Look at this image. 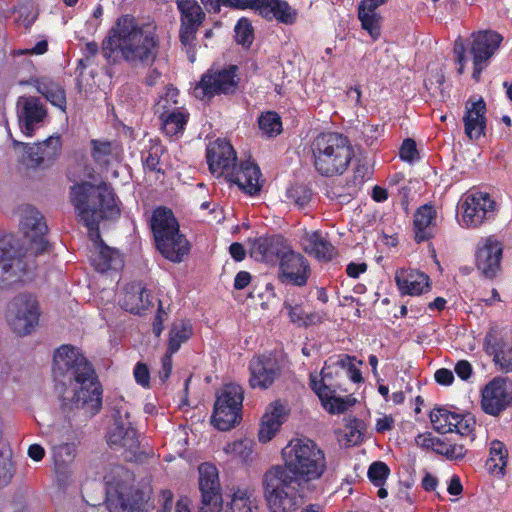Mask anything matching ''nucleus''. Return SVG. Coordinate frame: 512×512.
I'll use <instances>...</instances> for the list:
<instances>
[{
  "mask_svg": "<svg viewBox=\"0 0 512 512\" xmlns=\"http://www.w3.org/2000/svg\"><path fill=\"white\" fill-rule=\"evenodd\" d=\"M70 199L78 220L88 228L93 241L95 251L91 262L95 269L103 273L120 268L122 260L119 252L105 245L99 234L102 219H114L120 215L112 188L106 183L96 186L84 182L71 188Z\"/></svg>",
  "mask_w": 512,
  "mask_h": 512,
  "instance_id": "obj_1",
  "label": "nucleus"
},
{
  "mask_svg": "<svg viewBox=\"0 0 512 512\" xmlns=\"http://www.w3.org/2000/svg\"><path fill=\"white\" fill-rule=\"evenodd\" d=\"M159 38L153 23L122 15L103 41L106 59L120 57L131 66L151 65L158 56Z\"/></svg>",
  "mask_w": 512,
  "mask_h": 512,
  "instance_id": "obj_2",
  "label": "nucleus"
},
{
  "mask_svg": "<svg viewBox=\"0 0 512 512\" xmlns=\"http://www.w3.org/2000/svg\"><path fill=\"white\" fill-rule=\"evenodd\" d=\"M311 150L316 171L327 177L343 174L354 156L349 139L336 132L319 134L313 140Z\"/></svg>",
  "mask_w": 512,
  "mask_h": 512,
  "instance_id": "obj_3",
  "label": "nucleus"
},
{
  "mask_svg": "<svg viewBox=\"0 0 512 512\" xmlns=\"http://www.w3.org/2000/svg\"><path fill=\"white\" fill-rule=\"evenodd\" d=\"M282 458L287 472L297 480L313 481L326 471V458L318 445L308 438L292 439L283 449Z\"/></svg>",
  "mask_w": 512,
  "mask_h": 512,
  "instance_id": "obj_4",
  "label": "nucleus"
},
{
  "mask_svg": "<svg viewBox=\"0 0 512 512\" xmlns=\"http://www.w3.org/2000/svg\"><path fill=\"white\" fill-rule=\"evenodd\" d=\"M264 497L271 512H295L302 503L300 482L286 468L275 465L263 475Z\"/></svg>",
  "mask_w": 512,
  "mask_h": 512,
  "instance_id": "obj_5",
  "label": "nucleus"
},
{
  "mask_svg": "<svg viewBox=\"0 0 512 512\" xmlns=\"http://www.w3.org/2000/svg\"><path fill=\"white\" fill-rule=\"evenodd\" d=\"M151 228L160 253L172 262H181L188 254L190 245L185 236L180 234L179 224L172 211L165 207L156 208L151 217Z\"/></svg>",
  "mask_w": 512,
  "mask_h": 512,
  "instance_id": "obj_6",
  "label": "nucleus"
},
{
  "mask_svg": "<svg viewBox=\"0 0 512 512\" xmlns=\"http://www.w3.org/2000/svg\"><path fill=\"white\" fill-rule=\"evenodd\" d=\"M130 480V473L120 465L105 474L106 504L110 512H147L142 494L132 489Z\"/></svg>",
  "mask_w": 512,
  "mask_h": 512,
  "instance_id": "obj_7",
  "label": "nucleus"
},
{
  "mask_svg": "<svg viewBox=\"0 0 512 512\" xmlns=\"http://www.w3.org/2000/svg\"><path fill=\"white\" fill-rule=\"evenodd\" d=\"M71 387L72 396L64 397V400L70 401L71 408L83 409L91 416L101 410L103 390L94 369L76 376L71 381Z\"/></svg>",
  "mask_w": 512,
  "mask_h": 512,
  "instance_id": "obj_8",
  "label": "nucleus"
},
{
  "mask_svg": "<svg viewBox=\"0 0 512 512\" xmlns=\"http://www.w3.org/2000/svg\"><path fill=\"white\" fill-rule=\"evenodd\" d=\"M20 228L28 245L25 257L36 256L46 251L48 246L45 237L47 225L37 209L32 206H25L21 209Z\"/></svg>",
  "mask_w": 512,
  "mask_h": 512,
  "instance_id": "obj_9",
  "label": "nucleus"
},
{
  "mask_svg": "<svg viewBox=\"0 0 512 512\" xmlns=\"http://www.w3.org/2000/svg\"><path fill=\"white\" fill-rule=\"evenodd\" d=\"M236 66L222 70H208L193 89L196 98L205 100L215 95L229 94L237 87Z\"/></svg>",
  "mask_w": 512,
  "mask_h": 512,
  "instance_id": "obj_10",
  "label": "nucleus"
},
{
  "mask_svg": "<svg viewBox=\"0 0 512 512\" xmlns=\"http://www.w3.org/2000/svg\"><path fill=\"white\" fill-rule=\"evenodd\" d=\"M175 2L180 13V41L187 48L190 62H194L193 43L197 31L205 19V13L196 0H175Z\"/></svg>",
  "mask_w": 512,
  "mask_h": 512,
  "instance_id": "obj_11",
  "label": "nucleus"
},
{
  "mask_svg": "<svg viewBox=\"0 0 512 512\" xmlns=\"http://www.w3.org/2000/svg\"><path fill=\"white\" fill-rule=\"evenodd\" d=\"M7 320L18 335L31 333L38 324L39 311L36 300L30 295H19L9 304Z\"/></svg>",
  "mask_w": 512,
  "mask_h": 512,
  "instance_id": "obj_12",
  "label": "nucleus"
},
{
  "mask_svg": "<svg viewBox=\"0 0 512 512\" xmlns=\"http://www.w3.org/2000/svg\"><path fill=\"white\" fill-rule=\"evenodd\" d=\"M461 209L460 224L467 228H475L494 215L495 202L488 193L476 191L464 196Z\"/></svg>",
  "mask_w": 512,
  "mask_h": 512,
  "instance_id": "obj_13",
  "label": "nucleus"
},
{
  "mask_svg": "<svg viewBox=\"0 0 512 512\" xmlns=\"http://www.w3.org/2000/svg\"><path fill=\"white\" fill-rule=\"evenodd\" d=\"M52 446V457L58 471L68 468L77 454L78 443L69 425L59 428L54 425L49 431Z\"/></svg>",
  "mask_w": 512,
  "mask_h": 512,
  "instance_id": "obj_14",
  "label": "nucleus"
},
{
  "mask_svg": "<svg viewBox=\"0 0 512 512\" xmlns=\"http://www.w3.org/2000/svg\"><path fill=\"white\" fill-rule=\"evenodd\" d=\"M15 237L11 234L0 236V286L6 287L20 281L25 272L23 259L15 249Z\"/></svg>",
  "mask_w": 512,
  "mask_h": 512,
  "instance_id": "obj_15",
  "label": "nucleus"
},
{
  "mask_svg": "<svg viewBox=\"0 0 512 512\" xmlns=\"http://www.w3.org/2000/svg\"><path fill=\"white\" fill-rule=\"evenodd\" d=\"M329 368L330 366L326 362L321 370L320 379L316 375L311 374L310 386L319 397L322 406L327 412L331 414L344 413L356 403V399L352 396L338 397L335 395V391L325 382L331 376V373L328 371Z\"/></svg>",
  "mask_w": 512,
  "mask_h": 512,
  "instance_id": "obj_16",
  "label": "nucleus"
},
{
  "mask_svg": "<svg viewBox=\"0 0 512 512\" xmlns=\"http://www.w3.org/2000/svg\"><path fill=\"white\" fill-rule=\"evenodd\" d=\"M199 488L201 491V512H219L222 495L217 468L210 463L199 466Z\"/></svg>",
  "mask_w": 512,
  "mask_h": 512,
  "instance_id": "obj_17",
  "label": "nucleus"
},
{
  "mask_svg": "<svg viewBox=\"0 0 512 512\" xmlns=\"http://www.w3.org/2000/svg\"><path fill=\"white\" fill-rule=\"evenodd\" d=\"M470 54L473 57V79L479 81L482 71L488 66L490 58L499 48L503 38L494 31H480L473 35Z\"/></svg>",
  "mask_w": 512,
  "mask_h": 512,
  "instance_id": "obj_18",
  "label": "nucleus"
},
{
  "mask_svg": "<svg viewBox=\"0 0 512 512\" xmlns=\"http://www.w3.org/2000/svg\"><path fill=\"white\" fill-rule=\"evenodd\" d=\"M86 369H93V367L78 348L63 345L55 351L53 372L56 379L68 375L73 380L79 374L86 372Z\"/></svg>",
  "mask_w": 512,
  "mask_h": 512,
  "instance_id": "obj_19",
  "label": "nucleus"
},
{
  "mask_svg": "<svg viewBox=\"0 0 512 512\" xmlns=\"http://www.w3.org/2000/svg\"><path fill=\"white\" fill-rule=\"evenodd\" d=\"M503 244L495 237L482 238L477 243L476 267L486 278H494L501 268Z\"/></svg>",
  "mask_w": 512,
  "mask_h": 512,
  "instance_id": "obj_20",
  "label": "nucleus"
},
{
  "mask_svg": "<svg viewBox=\"0 0 512 512\" xmlns=\"http://www.w3.org/2000/svg\"><path fill=\"white\" fill-rule=\"evenodd\" d=\"M512 402V382L507 378L497 377L490 381L482 392L481 405L490 415H498Z\"/></svg>",
  "mask_w": 512,
  "mask_h": 512,
  "instance_id": "obj_21",
  "label": "nucleus"
},
{
  "mask_svg": "<svg viewBox=\"0 0 512 512\" xmlns=\"http://www.w3.org/2000/svg\"><path fill=\"white\" fill-rule=\"evenodd\" d=\"M17 114L21 132L31 137L38 129L46 115L47 111L40 99L33 96H21L17 100Z\"/></svg>",
  "mask_w": 512,
  "mask_h": 512,
  "instance_id": "obj_22",
  "label": "nucleus"
},
{
  "mask_svg": "<svg viewBox=\"0 0 512 512\" xmlns=\"http://www.w3.org/2000/svg\"><path fill=\"white\" fill-rule=\"evenodd\" d=\"M282 282L304 286L310 275V266L305 257L291 248L283 254L279 262Z\"/></svg>",
  "mask_w": 512,
  "mask_h": 512,
  "instance_id": "obj_23",
  "label": "nucleus"
},
{
  "mask_svg": "<svg viewBox=\"0 0 512 512\" xmlns=\"http://www.w3.org/2000/svg\"><path fill=\"white\" fill-rule=\"evenodd\" d=\"M207 162L213 175H227L236 165V153L225 139H217L207 148Z\"/></svg>",
  "mask_w": 512,
  "mask_h": 512,
  "instance_id": "obj_24",
  "label": "nucleus"
},
{
  "mask_svg": "<svg viewBox=\"0 0 512 512\" xmlns=\"http://www.w3.org/2000/svg\"><path fill=\"white\" fill-rule=\"evenodd\" d=\"M249 371L250 386L252 388L267 389L279 374V367L274 358L263 355L251 359Z\"/></svg>",
  "mask_w": 512,
  "mask_h": 512,
  "instance_id": "obj_25",
  "label": "nucleus"
},
{
  "mask_svg": "<svg viewBox=\"0 0 512 512\" xmlns=\"http://www.w3.org/2000/svg\"><path fill=\"white\" fill-rule=\"evenodd\" d=\"M260 176L259 167L253 162L245 161L239 166L235 165L226 175V179L244 192L254 195L261 189Z\"/></svg>",
  "mask_w": 512,
  "mask_h": 512,
  "instance_id": "obj_26",
  "label": "nucleus"
},
{
  "mask_svg": "<svg viewBox=\"0 0 512 512\" xmlns=\"http://www.w3.org/2000/svg\"><path fill=\"white\" fill-rule=\"evenodd\" d=\"M484 347L488 354L493 355L500 370L512 372V343L500 337L497 330L491 329L485 336Z\"/></svg>",
  "mask_w": 512,
  "mask_h": 512,
  "instance_id": "obj_27",
  "label": "nucleus"
},
{
  "mask_svg": "<svg viewBox=\"0 0 512 512\" xmlns=\"http://www.w3.org/2000/svg\"><path fill=\"white\" fill-rule=\"evenodd\" d=\"M289 248L282 236L260 237L254 241L251 254L256 260L269 263L280 261Z\"/></svg>",
  "mask_w": 512,
  "mask_h": 512,
  "instance_id": "obj_28",
  "label": "nucleus"
},
{
  "mask_svg": "<svg viewBox=\"0 0 512 512\" xmlns=\"http://www.w3.org/2000/svg\"><path fill=\"white\" fill-rule=\"evenodd\" d=\"M107 443L114 449H124L132 454L137 453L139 440L130 423L115 421L107 433Z\"/></svg>",
  "mask_w": 512,
  "mask_h": 512,
  "instance_id": "obj_29",
  "label": "nucleus"
},
{
  "mask_svg": "<svg viewBox=\"0 0 512 512\" xmlns=\"http://www.w3.org/2000/svg\"><path fill=\"white\" fill-rule=\"evenodd\" d=\"M486 104L482 99L466 105L463 117L464 131L470 140H478L485 134L486 129Z\"/></svg>",
  "mask_w": 512,
  "mask_h": 512,
  "instance_id": "obj_30",
  "label": "nucleus"
},
{
  "mask_svg": "<svg viewBox=\"0 0 512 512\" xmlns=\"http://www.w3.org/2000/svg\"><path fill=\"white\" fill-rule=\"evenodd\" d=\"M15 146L25 147L29 159L37 165L52 161L57 157L61 149L60 136H50L43 142H38L29 146L28 144L14 141Z\"/></svg>",
  "mask_w": 512,
  "mask_h": 512,
  "instance_id": "obj_31",
  "label": "nucleus"
},
{
  "mask_svg": "<svg viewBox=\"0 0 512 512\" xmlns=\"http://www.w3.org/2000/svg\"><path fill=\"white\" fill-rule=\"evenodd\" d=\"M395 281L402 294L420 295L430 287L429 277L417 270H400L396 272Z\"/></svg>",
  "mask_w": 512,
  "mask_h": 512,
  "instance_id": "obj_32",
  "label": "nucleus"
},
{
  "mask_svg": "<svg viewBox=\"0 0 512 512\" xmlns=\"http://www.w3.org/2000/svg\"><path fill=\"white\" fill-rule=\"evenodd\" d=\"M301 246L318 260L329 261L336 255L334 246L319 231L306 232L301 238Z\"/></svg>",
  "mask_w": 512,
  "mask_h": 512,
  "instance_id": "obj_33",
  "label": "nucleus"
},
{
  "mask_svg": "<svg viewBox=\"0 0 512 512\" xmlns=\"http://www.w3.org/2000/svg\"><path fill=\"white\" fill-rule=\"evenodd\" d=\"M286 415L285 406L276 402L262 417L258 438L262 443L269 442L279 431Z\"/></svg>",
  "mask_w": 512,
  "mask_h": 512,
  "instance_id": "obj_34",
  "label": "nucleus"
},
{
  "mask_svg": "<svg viewBox=\"0 0 512 512\" xmlns=\"http://www.w3.org/2000/svg\"><path fill=\"white\" fill-rule=\"evenodd\" d=\"M149 297L148 291L141 283H131L125 287L121 306L130 313L140 314L150 307Z\"/></svg>",
  "mask_w": 512,
  "mask_h": 512,
  "instance_id": "obj_35",
  "label": "nucleus"
},
{
  "mask_svg": "<svg viewBox=\"0 0 512 512\" xmlns=\"http://www.w3.org/2000/svg\"><path fill=\"white\" fill-rule=\"evenodd\" d=\"M436 211L431 205H423L414 215L415 240L423 242L434 236L436 226Z\"/></svg>",
  "mask_w": 512,
  "mask_h": 512,
  "instance_id": "obj_36",
  "label": "nucleus"
},
{
  "mask_svg": "<svg viewBox=\"0 0 512 512\" xmlns=\"http://www.w3.org/2000/svg\"><path fill=\"white\" fill-rule=\"evenodd\" d=\"M188 117L189 114L182 108L163 110L159 114L162 130L169 137L183 133Z\"/></svg>",
  "mask_w": 512,
  "mask_h": 512,
  "instance_id": "obj_37",
  "label": "nucleus"
},
{
  "mask_svg": "<svg viewBox=\"0 0 512 512\" xmlns=\"http://www.w3.org/2000/svg\"><path fill=\"white\" fill-rule=\"evenodd\" d=\"M223 401H216L212 415V422L221 431L232 428L239 419V412L242 405H224Z\"/></svg>",
  "mask_w": 512,
  "mask_h": 512,
  "instance_id": "obj_38",
  "label": "nucleus"
},
{
  "mask_svg": "<svg viewBox=\"0 0 512 512\" xmlns=\"http://www.w3.org/2000/svg\"><path fill=\"white\" fill-rule=\"evenodd\" d=\"M34 86L53 106L66 111L65 90L59 84L48 79H35Z\"/></svg>",
  "mask_w": 512,
  "mask_h": 512,
  "instance_id": "obj_39",
  "label": "nucleus"
},
{
  "mask_svg": "<svg viewBox=\"0 0 512 512\" xmlns=\"http://www.w3.org/2000/svg\"><path fill=\"white\" fill-rule=\"evenodd\" d=\"M256 500L247 489L235 490L229 502L226 503L223 512H255Z\"/></svg>",
  "mask_w": 512,
  "mask_h": 512,
  "instance_id": "obj_40",
  "label": "nucleus"
},
{
  "mask_svg": "<svg viewBox=\"0 0 512 512\" xmlns=\"http://www.w3.org/2000/svg\"><path fill=\"white\" fill-rule=\"evenodd\" d=\"M92 157L100 165H108L119 159V149L115 142L92 140Z\"/></svg>",
  "mask_w": 512,
  "mask_h": 512,
  "instance_id": "obj_41",
  "label": "nucleus"
},
{
  "mask_svg": "<svg viewBox=\"0 0 512 512\" xmlns=\"http://www.w3.org/2000/svg\"><path fill=\"white\" fill-rule=\"evenodd\" d=\"M507 464V450L505 445L499 440H493L490 443L489 458L487 468L496 475H504V468Z\"/></svg>",
  "mask_w": 512,
  "mask_h": 512,
  "instance_id": "obj_42",
  "label": "nucleus"
},
{
  "mask_svg": "<svg viewBox=\"0 0 512 512\" xmlns=\"http://www.w3.org/2000/svg\"><path fill=\"white\" fill-rule=\"evenodd\" d=\"M456 419L457 413L446 408H435L430 412L431 424L441 434L451 433L453 426L456 425L454 423Z\"/></svg>",
  "mask_w": 512,
  "mask_h": 512,
  "instance_id": "obj_43",
  "label": "nucleus"
},
{
  "mask_svg": "<svg viewBox=\"0 0 512 512\" xmlns=\"http://www.w3.org/2000/svg\"><path fill=\"white\" fill-rule=\"evenodd\" d=\"M192 335L190 322L181 320L173 324L169 333L168 349L170 354L176 353L182 343L186 342Z\"/></svg>",
  "mask_w": 512,
  "mask_h": 512,
  "instance_id": "obj_44",
  "label": "nucleus"
},
{
  "mask_svg": "<svg viewBox=\"0 0 512 512\" xmlns=\"http://www.w3.org/2000/svg\"><path fill=\"white\" fill-rule=\"evenodd\" d=\"M224 452L231 456L232 459L246 463L252 455V442L250 440H237L228 443L224 447Z\"/></svg>",
  "mask_w": 512,
  "mask_h": 512,
  "instance_id": "obj_45",
  "label": "nucleus"
},
{
  "mask_svg": "<svg viewBox=\"0 0 512 512\" xmlns=\"http://www.w3.org/2000/svg\"><path fill=\"white\" fill-rule=\"evenodd\" d=\"M371 176V169L368 165L359 164L354 170L352 184L348 185L347 195L337 194L339 198H343V201H349L350 198L354 197L359 188L368 180Z\"/></svg>",
  "mask_w": 512,
  "mask_h": 512,
  "instance_id": "obj_46",
  "label": "nucleus"
},
{
  "mask_svg": "<svg viewBox=\"0 0 512 512\" xmlns=\"http://www.w3.org/2000/svg\"><path fill=\"white\" fill-rule=\"evenodd\" d=\"M260 130L268 137L278 135L282 130L280 116L275 112H266L258 120Z\"/></svg>",
  "mask_w": 512,
  "mask_h": 512,
  "instance_id": "obj_47",
  "label": "nucleus"
},
{
  "mask_svg": "<svg viewBox=\"0 0 512 512\" xmlns=\"http://www.w3.org/2000/svg\"><path fill=\"white\" fill-rule=\"evenodd\" d=\"M223 401V406L226 405H242L243 390L241 386L235 383L226 384L217 395L216 401Z\"/></svg>",
  "mask_w": 512,
  "mask_h": 512,
  "instance_id": "obj_48",
  "label": "nucleus"
},
{
  "mask_svg": "<svg viewBox=\"0 0 512 512\" xmlns=\"http://www.w3.org/2000/svg\"><path fill=\"white\" fill-rule=\"evenodd\" d=\"M365 424L359 419H350L344 429V437L347 445H357L363 440Z\"/></svg>",
  "mask_w": 512,
  "mask_h": 512,
  "instance_id": "obj_49",
  "label": "nucleus"
},
{
  "mask_svg": "<svg viewBox=\"0 0 512 512\" xmlns=\"http://www.w3.org/2000/svg\"><path fill=\"white\" fill-rule=\"evenodd\" d=\"M456 424L453 426L452 432H456L461 436L469 437L470 441L475 439L474 430L476 421L470 414H459L457 413V419L454 421Z\"/></svg>",
  "mask_w": 512,
  "mask_h": 512,
  "instance_id": "obj_50",
  "label": "nucleus"
},
{
  "mask_svg": "<svg viewBox=\"0 0 512 512\" xmlns=\"http://www.w3.org/2000/svg\"><path fill=\"white\" fill-rule=\"evenodd\" d=\"M358 17L361 21L362 28L376 40L380 36V15L378 13L358 11Z\"/></svg>",
  "mask_w": 512,
  "mask_h": 512,
  "instance_id": "obj_51",
  "label": "nucleus"
},
{
  "mask_svg": "<svg viewBox=\"0 0 512 512\" xmlns=\"http://www.w3.org/2000/svg\"><path fill=\"white\" fill-rule=\"evenodd\" d=\"M163 153V148L159 144H153L149 149L142 152V161L145 169L150 171H160V157Z\"/></svg>",
  "mask_w": 512,
  "mask_h": 512,
  "instance_id": "obj_52",
  "label": "nucleus"
},
{
  "mask_svg": "<svg viewBox=\"0 0 512 512\" xmlns=\"http://www.w3.org/2000/svg\"><path fill=\"white\" fill-rule=\"evenodd\" d=\"M235 33L237 43L247 47L252 44L254 39L253 27L248 19L241 18L237 22L235 26Z\"/></svg>",
  "mask_w": 512,
  "mask_h": 512,
  "instance_id": "obj_53",
  "label": "nucleus"
},
{
  "mask_svg": "<svg viewBox=\"0 0 512 512\" xmlns=\"http://www.w3.org/2000/svg\"><path fill=\"white\" fill-rule=\"evenodd\" d=\"M14 465L8 452H0V489L6 487L14 476Z\"/></svg>",
  "mask_w": 512,
  "mask_h": 512,
  "instance_id": "obj_54",
  "label": "nucleus"
},
{
  "mask_svg": "<svg viewBox=\"0 0 512 512\" xmlns=\"http://www.w3.org/2000/svg\"><path fill=\"white\" fill-rule=\"evenodd\" d=\"M286 196L290 202L302 208L310 201L311 191L304 185H296L287 190Z\"/></svg>",
  "mask_w": 512,
  "mask_h": 512,
  "instance_id": "obj_55",
  "label": "nucleus"
},
{
  "mask_svg": "<svg viewBox=\"0 0 512 512\" xmlns=\"http://www.w3.org/2000/svg\"><path fill=\"white\" fill-rule=\"evenodd\" d=\"M389 473V467L384 462L376 461L368 469V478L375 486H383Z\"/></svg>",
  "mask_w": 512,
  "mask_h": 512,
  "instance_id": "obj_56",
  "label": "nucleus"
},
{
  "mask_svg": "<svg viewBox=\"0 0 512 512\" xmlns=\"http://www.w3.org/2000/svg\"><path fill=\"white\" fill-rule=\"evenodd\" d=\"M440 454L446 456L450 460H460L464 458L467 450L461 444H445L441 445L437 450Z\"/></svg>",
  "mask_w": 512,
  "mask_h": 512,
  "instance_id": "obj_57",
  "label": "nucleus"
},
{
  "mask_svg": "<svg viewBox=\"0 0 512 512\" xmlns=\"http://www.w3.org/2000/svg\"><path fill=\"white\" fill-rule=\"evenodd\" d=\"M400 157L402 160L407 162H413L418 157V151L416 143L413 139H406L400 149Z\"/></svg>",
  "mask_w": 512,
  "mask_h": 512,
  "instance_id": "obj_58",
  "label": "nucleus"
},
{
  "mask_svg": "<svg viewBox=\"0 0 512 512\" xmlns=\"http://www.w3.org/2000/svg\"><path fill=\"white\" fill-rule=\"evenodd\" d=\"M48 51V41L46 39H41L38 41L33 47L25 48V49H17L14 50V56L21 55H43Z\"/></svg>",
  "mask_w": 512,
  "mask_h": 512,
  "instance_id": "obj_59",
  "label": "nucleus"
},
{
  "mask_svg": "<svg viewBox=\"0 0 512 512\" xmlns=\"http://www.w3.org/2000/svg\"><path fill=\"white\" fill-rule=\"evenodd\" d=\"M454 54H455L457 63L459 64L458 73L462 74L464 72V66H465V62L467 61V58H466L465 45L461 39H458L455 41Z\"/></svg>",
  "mask_w": 512,
  "mask_h": 512,
  "instance_id": "obj_60",
  "label": "nucleus"
},
{
  "mask_svg": "<svg viewBox=\"0 0 512 512\" xmlns=\"http://www.w3.org/2000/svg\"><path fill=\"white\" fill-rule=\"evenodd\" d=\"M134 377L138 384L148 387L150 382V374L145 364L138 363L134 368Z\"/></svg>",
  "mask_w": 512,
  "mask_h": 512,
  "instance_id": "obj_61",
  "label": "nucleus"
},
{
  "mask_svg": "<svg viewBox=\"0 0 512 512\" xmlns=\"http://www.w3.org/2000/svg\"><path fill=\"white\" fill-rule=\"evenodd\" d=\"M172 355L167 349V353L162 357L161 369L159 370V378L162 382L166 381L172 372Z\"/></svg>",
  "mask_w": 512,
  "mask_h": 512,
  "instance_id": "obj_62",
  "label": "nucleus"
},
{
  "mask_svg": "<svg viewBox=\"0 0 512 512\" xmlns=\"http://www.w3.org/2000/svg\"><path fill=\"white\" fill-rule=\"evenodd\" d=\"M161 509L158 512H171L173 505V493L169 490H163L159 496Z\"/></svg>",
  "mask_w": 512,
  "mask_h": 512,
  "instance_id": "obj_63",
  "label": "nucleus"
},
{
  "mask_svg": "<svg viewBox=\"0 0 512 512\" xmlns=\"http://www.w3.org/2000/svg\"><path fill=\"white\" fill-rule=\"evenodd\" d=\"M455 372L462 380H467L471 376L472 366L468 361L461 360L455 365Z\"/></svg>",
  "mask_w": 512,
  "mask_h": 512,
  "instance_id": "obj_64",
  "label": "nucleus"
}]
</instances>
